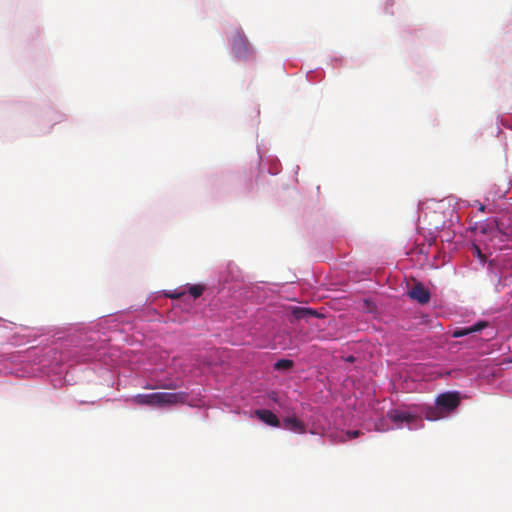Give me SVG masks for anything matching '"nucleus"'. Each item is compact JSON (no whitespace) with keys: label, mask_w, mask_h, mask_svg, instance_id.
<instances>
[{"label":"nucleus","mask_w":512,"mask_h":512,"mask_svg":"<svg viewBox=\"0 0 512 512\" xmlns=\"http://www.w3.org/2000/svg\"><path fill=\"white\" fill-rule=\"evenodd\" d=\"M188 395L185 392H156L151 394H137L132 401L138 405H147L152 407H164L176 404H184Z\"/></svg>","instance_id":"1"},{"label":"nucleus","mask_w":512,"mask_h":512,"mask_svg":"<svg viewBox=\"0 0 512 512\" xmlns=\"http://www.w3.org/2000/svg\"><path fill=\"white\" fill-rule=\"evenodd\" d=\"M231 49L239 60L248 59L253 54V49L242 30L236 29L231 36Z\"/></svg>","instance_id":"2"},{"label":"nucleus","mask_w":512,"mask_h":512,"mask_svg":"<svg viewBox=\"0 0 512 512\" xmlns=\"http://www.w3.org/2000/svg\"><path fill=\"white\" fill-rule=\"evenodd\" d=\"M460 404V397L458 392H446L440 394L436 398V405L442 410L450 412L457 408Z\"/></svg>","instance_id":"3"},{"label":"nucleus","mask_w":512,"mask_h":512,"mask_svg":"<svg viewBox=\"0 0 512 512\" xmlns=\"http://www.w3.org/2000/svg\"><path fill=\"white\" fill-rule=\"evenodd\" d=\"M388 417L392 422H394L397 425L402 424V423L411 425L412 423H414L418 420L417 415H415L409 411L400 410V409L391 410L388 413Z\"/></svg>","instance_id":"4"},{"label":"nucleus","mask_w":512,"mask_h":512,"mask_svg":"<svg viewBox=\"0 0 512 512\" xmlns=\"http://www.w3.org/2000/svg\"><path fill=\"white\" fill-rule=\"evenodd\" d=\"M488 326L489 323L487 321H478L470 327L454 329L451 335L453 338H460L472 333L480 332Z\"/></svg>","instance_id":"5"},{"label":"nucleus","mask_w":512,"mask_h":512,"mask_svg":"<svg viewBox=\"0 0 512 512\" xmlns=\"http://www.w3.org/2000/svg\"><path fill=\"white\" fill-rule=\"evenodd\" d=\"M409 296L420 304H426L430 300L429 291L421 284H416L409 291Z\"/></svg>","instance_id":"6"},{"label":"nucleus","mask_w":512,"mask_h":512,"mask_svg":"<svg viewBox=\"0 0 512 512\" xmlns=\"http://www.w3.org/2000/svg\"><path fill=\"white\" fill-rule=\"evenodd\" d=\"M256 416L269 426L279 427L280 421L278 417L270 410L258 409L255 411Z\"/></svg>","instance_id":"7"},{"label":"nucleus","mask_w":512,"mask_h":512,"mask_svg":"<svg viewBox=\"0 0 512 512\" xmlns=\"http://www.w3.org/2000/svg\"><path fill=\"white\" fill-rule=\"evenodd\" d=\"M283 427L295 433L303 434L306 431V427L302 421L296 417H287L283 420Z\"/></svg>","instance_id":"8"},{"label":"nucleus","mask_w":512,"mask_h":512,"mask_svg":"<svg viewBox=\"0 0 512 512\" xmlns=\"http://www.w3.org/2000/svg\"><path fill=\"white\" fill-rule=\"evenodd\" d=\"M423 413L425 418L430 421H435L443 417V413L437 405L436 407H425Z\"/></svg>","instance_id":"9"},{"label":"nucleus","mask_w":512,"mask_h":512,"mask_svg":"<svg viewBox=\"0 0 512 512\" xmlns=\"http://www.w3.org/2000/svg\"><path fill=\"white\" fill-rule=\"evenodd\" d=\"M293 366V362L291 360H288V359H281V360H278L275 365H274V368L276 370H288L290 369L291 367Z\"/></svg>","instance_id":"10"},{"label":"nucleus","mask_w":512,"mask_h":512,"mask_svg":"<svg viewBox=\"0 0 512 512\" xmlns=\"http://www.w3.org/2000/svg\"><path fill=\"white\" fill-rule=\"evenodd\" d=\"M189 294L194 298H198L202 295L204 287L202 285H192L188 289Z\"/></svg>","instance_id":"11"},{"label":"nucleus","mask_w":512,"mask_h":512,"mask_svg":"<svg viewBox=\"0 0 512 512\" xmlns=\"http://www.w3.org/2000/svg\"><path fill=\"white\" fill-rule=\"evenodd\" d=\"M472 251H473V254L476 257H478L482 263L486 262V256H485V254L482 253L479 246L473 245Z\"/></svg>","instance_id":"12"},{"label":"nucleus","mask_w":512,"mask_h":512,"mask_svg":"<svg viewBox=\"0 0 512 512\" xmlns=\"http://www.w3.org/2000/svg\"><path fill=\"white\" fill-rule=\"evenodd\" d=\"M306 314H313L312 310L310 309H305V308H297L294 310V315L296 318H302L304 317Z\"/></svg>","instance_id":"13"},{"label":"nucleus","mask_w":512,"mask_h":512,"mask_svg":"<svg viewBox=\"0 0 512 512\" xmlns=\"http://www.w3.org/2000/svg\"><path fill=\"white\" fill-rule=\"evenodd\" d=\"M362 434L359 430L347 431L346 435L349 439L357 438Z\"/></svg>","instance_id":"14"},{"label":"nucleus","mask_w":512,"mask_h":512,"mask_svg":"<svg viewBox=\"0 0 512 512\" xmlns=\"http://www.w3.org/2000/svg\"><path fill=\"white\" fill-rule=\"evenodd\" d=\"M160 388H167V389H176L178 386L176 384H169V385H161Z\"/></svg>","instance_id":"15"}]
</instances>
